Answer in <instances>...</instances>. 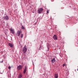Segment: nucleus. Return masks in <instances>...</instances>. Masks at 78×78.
Instances as JSON below:
<instances>
[{
    "label": "nucleus",
    "mask_w": 78,
    "mask_h": 78,
    "mask_svg": "<svg viewBox=\"0 0 78 78\" xmlns=\"http://www.w3.org/2000/svg\"><path fill=\"white\" fill-rule=\"evenodd\" d=\"M23 34H21L20 35V37L22 38V37H23Z\"/></svg>",
    "instance_id": "4468645a"
},
{
    "label": "nucleus",
    "mask_w": 78,
    "mask_h": 78,
    "mask_svg": "<svg viewBox=\"0 0 78 78\" xmlns=\"http://www.w3.org/2000/svg\"><path fill=\"white\" fill-rule=\"evenodd\" d=\"M27 46L26 45H24V47L23 48V51L25 53L27 52Z\"/></svg>",
    "instance_id": "f257e3e1"
},
{
    "label": "nucleus",
    "mask_w": 78,
    "mask_h": 78,
    "mask_svg": "<svg viewBox=\"0 0 78 78\" xmlns=\"http://www.w3.org/2000/svg\"><path fill=\"white\" fill-rule=\"evenodd\" d=\"M26 70H27V67L25 66V69L23 72V73H24V74H25V72H26Z\"/></svg>",
    "instance_id": "9b49d317"
},
{
    "label": "nucleus",
    "mask_w": 78,
    "mask_h": 78,
    "mask_svg": "<svg viewBox=\"0 0 78 78\" xmlns=\"http://www.w3.org/2000/svg\"><path fill=\"white\" fill-rule=\"evenodd\" d=\"M43 10L44 9L42 8H40L39 9V13H42Z\"/></svg>",
    "instance_id": "39448f33"
},
{
    "label": "nucleus",
    "mask_w": 78,
    "mask_h": 78,
    "mask_svg": "<svg viewBox=\"0 0 78 78\" xmlns=\"http://www.w3.org/2000/svg\"><path fill=\"white\" fill-rule=\"evenodd\" d=\"M51 61L52 63H54L55 62V58H54L53 59H52Z\"/></svg>",
    "instance_id": "9d476101"
},
{
    "label": "nucleus",
    "mask_w": 78,
    "mask_h": 78,
    "mask_svg": "<svg viewBox=\"0 0 78 78\" xmlns=\"http://www.w3.org/2000/svg\"><path fill=\"white\" fill-rule=\"evenodd\" d=\"M10 31L11 33H12V34H14V30L12 29H10Z\"/></svg>",
    "instance_id": "7ed1b4c3"
},
{
    "label": "nucleus",
    "mask_w": 78,
    "mask_h": 78,
    "mask_svg": "<svg viewBox=\"0 0 78 78\" xmlns=\"http://www.w3.org/2000/svg\"><path fill=\"white\" fill-rule=\"evenodd\" d=\"M4 20H8V19H9V17L8 16H6L4 17Z\"/></svg>",
    "instance_id": "f03ea898"
},
{
    "label": "nucleus",
    "mask_w": 78,
    "mask_h": 78,
    "mask_svg": "<svg viewBox=\"0 0 78 78\" xmlns=\"http://www.w3.org/2000/svg\"><path fill=\"white\" fill-rule=\"evenodd\" d=\"M11 67L10 66H9L8 67V69H9V70H11Z\"/></svg>",
    "instance_id": "2eb2a0df"
},
{
    "label": "nucleus",
    "mask_w": 78,
    "mask_h": 78,
    "mask_svg": "<svg viewBox=\"0 0 78 78\" xmlns=\"http://www.w3.org/2000/svg\"><path fill=\"white\" fill-rule=\"evenodd\" d=\"M47 13H49V10H47Z\"/></svg>",
    "instance_id": "dca6fc26"
},
{
    "label": "nucleus",
    "mask_w": 78,
    "mask_h": 78,
    "mask_svg": "<svg viewBox=\"0 0 78 78\" xmlns=\"http://www.w3.org/2000/svg\"><path fill=\"white\" fill-rule=\"evenodd\" d=\"M18 78H23V76L22 74H20L18 75Z\"/></svg>",
    "instance_id": "0eeeda50"
},
{
    "label": "nucleus",
    "mask_w": 78,
    "mask_h": 78,
    "mask_svg": "<svg viewBox=\"0 0 78 78\" xmlns=\"http://www.w3.org/2000/svg\"><path fill=\"white\" fill-rule=\"evenodd\" d=\"M38 13H39V9L38 10Z\"/></svg>",
    "instance_id": "a211bd4d"
},
{
    "label": "nucleus",
    "mask_w": 78,
    "mask_h": 78,
    "mask_svg": "<svg viewBox=\"0 0 78 78\" xmlns=\"http://www.w3.org/2000/svg\"><path fill=\"white\" fill-rule=\"evenodd\" d=\"M66 66V64H63V67H64V66Z\"/></svg>",
    "instance_id": "f3484780"
},
{
    "label": "nucleus",
    "mask_w": 78,
    "mask_h": 78,
    "mask_svg": "<svg viewBox=\"0 0 78 78\" xmlns=\"http://www.w3.org/2000/svg\"><path fill=\"white\" fill-rule=\"evenodd\" d=\"M3 62V60H2V61H1L0 62L2 63V62Z\"/></svg>",
    "instance_id": "6ab92c4d"
},
{
    "label": "nucleus",
    "mask_w": 78,
    "mask_h": 78,
    "mask_svg": "<svg viewBox=\"0 0 78 78\" xmlns=\"http://www.w3.org/2000/svg\"><path fill=\"white\" fill-rule=\"evenodd\" d=\"M21 30L18 31L17 34H18V36H20V33H21Z\"/></svg>",
    "instance_id": "6e6552de"
},
{
    "label": "nucleus",
    "mask_w": 78,
    "mask_h": 78,
    "mask_svg": "<svg viewBox=\"0 0 78 78\" xmlns=\"http://www.w3.org/2000/svg\"><path fill=\"white\" fill-rule=\"evenodd\" d=\"M21 29H22V30H25V27H23V26H22L21 27Z\"/></svg>",
    "instance_id": "ddd939ff"
},
{
    "label": "nucleus",
    "mask_w": 78,
    "mask_h": 78,
    "mask_svg": "<svg viewBox=\"0 0 78 78\" xmlns=\"http://www.w3.org/2000/svg\"><path fill=\"white\" fill-rule=\"evenodd\" d=\"M22 66L21 65H20L17 67V69L18 70H21L22 69Z\"/></svg>",
    "instance_id": "20e7f679"
},
{
    "label": "nucleus",
    "mask_w": 78,
    "mask_h": 78,
    "mask_svg": "<svg viewBox=\"0 0 78 78\" xmlns=\"http://www.w3.org/2000/svg\"><path fill=\"white\" fill-rule=\"evenodd\" d=\"M55 78H58V73H55L54 75Z\"/></svg>",
    "instance_id": "1a4fd4ad"
},
{
    "label": "nucleus",
    "mask_w": 78,
    "mask_h": 78,
    "mask_svg": "<svg viewBox=\"0 0 78 78\" xmlns=\"http://www.w3.org/2000/svg\"><path fill=\"white\" fill-rule=\"evenodd\" d=\"M78 70V69H77V70Z\"/></svg>",
    "instance_id": "aec40b11"
},
{
    "label": "nucleus",
    "mask_w": 78,
    "mask_h": 78,
    "mask_svg": "<svg viewBox=\"0 0 78 78\" xmlns=\"http://www.w3.org/2000/svg\"><path fill=\"white\" fill-rule=\"evenodd\" d=\"M9 46H10V47H11V48L12 47V46H13V45H12V44H11L10 43H9Z\"/></svg>",
    "instance_id": "f8f14e48"
},
{
    "label": "nucleus",
    "mask_w": 78,
    "mask_h": 78,
    "mask_svg": "<svg viewBox=\"0 0 78 78\" xmlns=\"http://www.w3.org/2000/svg\"><path fill=\"white\" fill-rule=\"evenodd\" d=\"M53 38L54 40H57V36L56 35H54L53 37Z\"/></svg>",
    "instance_id": "423d86ee"
}]
</instances>
